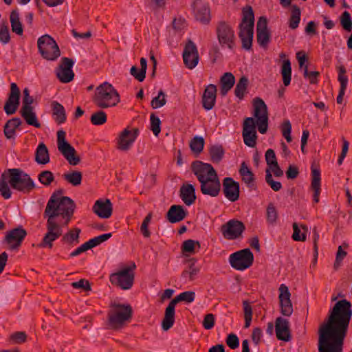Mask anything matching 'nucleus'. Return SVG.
<instances>
[{"label": "nucleus", "mask_w": 352, "mask_h": 352, "mask_svg": "<svg viewBox=\"0 0 352 352\" xmlns=\"http://www.w3.org/2000/svg\"><path fill=\"white\" fill-rule=\"evenodd\" d=\"M352 316L351 303L338 301L318 329L319 352H342L344 338Z\"/></svg>", "instance_id": "f257e3e1"}, {"label": "nucleus", "mask_w": 352, "mask_h": 352, "mask_svg": "<svg viewBox=\"0 0 352 352\" xmlns=\"http://www.w3.org/2000/svg\"><path fill=\"white\" fill-rule=\"evenodd\" d=\"M191 170L200 182L202 194L212 197H217L221 191V183L217 171L210 164L195 161Z\"/></svg>", "instance_id": "f03ea898"}, {"label": "nucleus", "mask_w": 352, "mask_h": 352, "mask_svg": "<svg viewBox=\"0 0 352 352\" xmlns=\"http://www.w3.org/2000/svg\"><path fill=\"white\" fill-rule=\"evenodd\" d=\"M74 207V202L69 197L52 195L47 204L45 216L47 217V221L65 226L71 220Z\"/></svg>", "instance_id": "7ed1b4c3"}, {"label": "nucleus", "mask_w": 352, "mask_h": 352, "mask_svg": "<svg viewBox=\"0 0 352 352\" xmlns=\"http://www.w3.org/2000/svg\"><path fill=\"white\" fill-rule=\"evenodd\" d=\"M242 21L239 26V36L241 40L242 47L250 50L252 45L254 25V15L252 8L250 6L244 7L242 10Z\"/></svg>", "instance_id": "20e7f679"}, {"label": "nucleus", "mask_w": 352, "mask_h": 352, "mask_svg": "<svg viewBox=\"0 0 352 352\" xmlns=\"http://www.w3.org/2000/svg\"><path fill=\"white\" fill-rule=\"evenodd\" d=\"M10 186L16 190L29 192L35 187L30 175L19 168L8 169L3 175Z\"/></svg>", "instance_id": "39448f33"}, {"label": "nucleus", "mask_w": 352, "mask_h": 352, "mask_svg": "<svg viewBox=\"0 0 352 352\" xmlns=\"http://www.w3.org/2000/svg\"><path fill=\"white\" fill-rule=\"evenodd\" d=\"M136 265L131 262L128 265H121L120 268L111 274V283L122 290L131 289L135 281Z\"/></svg>", "instance_id": "423d86ee"}, {"label": "nucleus", "mask_w": 352, "mask_h": 352, "mask_svg": "<svg viewBox=\"0 0 352 352\" xmlns=\"http://www.w3.org/2000/svg\"><path fill=\"white\" fill-rule=\"evenodd\" d=\"M133 316L129 304L111 303V330L122 329Z\"/></svg>", "instance_id": "0eeeda50"}, {"label": "nucleus", "mask_w": 352, "mask_h": 352, "mask_svg": "<svg viewBox=\"0 0 352 352\" xmlns=\"http://www.w3.org/2000/svg\"><path fill=\"white\" fill-rule=\"evenodd\" d=\"M37 47L41 56L47 60H55L60 55L56 41L47 34L42 35L38 38Z\"/></svg>", "instance_id": "6e6552de"}, {"label": "nucleus", "mask_w": 352, "mask_h": 352, "mask_svg": "<svg viewBox=\"0 0 352 352\" xmlns=\"http://www.w3.org/2000/svg\"><path fill=\"white\" fill-rule=\"evenodd\" d=\"M216 32L221 47H227L231 50L235 47L236 36L234 31L228 23L224 21H219L217 25Z\"/></svg>", "instance_id": "1a4fd4ad"}, {"label": "nucleus", "mask_w": 352, "mask_h": 352, "mask_svg": "<svg viewBox=\"0 0 352 352\" xmlns=\"http://www.w3.org/2000/svg\"><path fill=\"white\" fill-rule=\"evenodd\" d=\"M57 146L58 151L70 165L78 164L80 161V157L76 155L75 148L66 140L65 132L63 130H60L57 133Z\"/></svg>", "instance_id": "9d476101"}, {"label": "nucleus", "mask_w": 352, "mask_h": 352, "mask_svg": "<svg viewBox=\"0 0 352 352\" xmlns=\"http://www.w3.org/2000/svg\"><path fill=\"white\" fill-rule=\"evenodd\" d=\"M254 261V255L250 249L245 248L230 255L229 262L235 270H244L250 267Z\"/></svg>", "instance_id": "9b49d317"}, {"label": "nucleus", "mask_w": 352, "mask_h": 352, "mask_svg": "<svg viewBox=\"0 0 352 352\" xmlns=\"http://www.w3.org/2000/svg\"><path fill=\"white\" fill-rule=\"evenodd\" d=\"M26 236V230L22 226H19L8 231L2 243L9 250H18Z\"/></svg>", "instance_id": "f8f14e48"}, {"label": "nucleus", "mask_w": 352, "mask_h": 352, "mask_svg": "<svg viewBox=\"0 0 352 352\" xmlns=\"http://www.w3.org/2000/svg\"><path fill=\"white\" fill-rule=\"evenodd\" d=\"M254 116L256 118V124L258 131L264 134L268 128V112L265 102L260 98L254 99Z\"/></svg>", "instance_id": "ddd939ff"}, {"label": "nucleus", "mask_w": 352, "mask_h": 352, "mask_svg": "<svg viewBox=\"0 0 352 352\" xmlns=\"http://www.w3.org/2000/svg\"><path fill=\"white\" fill-rule=\"evenodd\" d=\"M63 226L52 221L46 223L47 232L45 234L41 242L38 245L41 248L51 249L53 247V242L58 239L63 234Z\"/></svg>", "instance_id": "4468645a"}, {"label": "nucleus", "mask_w": 352, "mask_h": 352, "mask_svg": "<svg viewBox=\"0 0 352 352\" xmlns=\"http://www.w3.org/2000/svg\"><path fill=\"white\" fill-rule=\"evenodd\" d=\"M245 227L243 222L232 219L223 224L221 230L223 236L227 239H235L241 236Z\"/></svg>", "instance_id": "2eb2a0df"}, {"label": "nucleus", "mask_w": 352, "mask_h": 352, "mask_svg": "<svg viewBox=\"0 0 352 352\" xmlns=\"http://www.w3.org/2000/svg\"><path fill=\"white\" fill-rule=\"evenodd\" d=\"M199 59L196 45L190 39L186 42L183 52V60L186 67L190 69L195 68Z\"/></svg>", "instance_id": "dca6fc26"}, {"label": "nucleus", "mask_w": 352, "mask_h": 352, "mask_svg": "<svg viewBox=\"0 0 352 352\" xmlns=\"http://www.w3.org/2000/svg\"><path fill=\"white\" fill-rule=\"evenodd\" d=\"M139 129L134 128L130 131L129 128L124 129L120 134L118 140V148L122 151L129 150L139 135Z\"/></svg>", "instance_id": "f3484780"}, {"label": "nucleus", "mask_w": 352, "mask_h": 352, "mask_svg": "<svg viewBox=\"0 0 352 352\" xmlns=\"http://www.w3.org/2000/svg\"><path fill=\"white\" fill-rule=\"evenodd\" d=\"M243 138L244 143L250 147H254L256 144V131L254 120L247 118L243 122Z\"/></svg>", "instance_id": "a211bd4d"}, {"label": "nucleus", "mask_w": 352, "mask_h": 352, "mask_svg": "<svg viewBox=\"0 0 352 352\" xmlns=\"http://www.w3.org/2000/svg\"><path fill=\"white\" fill-rule=\"evenodd\" d=\"M74 64V62L70 58H62L61 63L56 70L57 78L60 82L67 83L73 80L74 74L72 68Z\"/></svg>", "instance_id": "6ab92c4d"}, {"label": "nucleus", "mask_w": 352, "mask_h": 352, "mask_svg": "<svg viewBox=\"0 0 352 352\" xmlns=\"http://www.w3.org/2000/svg\"><path fill=\"white\" fill-rule=\"evenodd\" d=\"M223 192L225 197L232 202L237 201L240 195V186L232 177H226L223 180Z\"/></svg>", "instance_id": "aec40b11"}, {"label": "nucleus", "mask_w": 352, "mask_h": 352, "mask_svg": "<svg viewBox=\"0 0 352 352\" xmlns=\"http://www.w3.org/2000/svg\"><path fill=\"white\" fill-rule=\"evenodd\" d=\"M280 294L278 296L280 312L283 316H290L293 313V306L290 299L291 294L288 287L281 284L279 287Z\"/></svg>", "instance_id": "412c9836"}, {"label": "nucleus", "mask_w": 352, "mask_h": 352, "mask_svg": "<svg viewBox=\"0 0 352 352\" xmlns=\"http://www.w3.org/2000/svg\"><path fill=\"white\" fill-rule=\"evenodd\" d=\"M94 102L101 108H107L110 102V84L104 82L96 88Z\"/></svg>", "instance_id": "4be33fe9"}, {"label": "nucleus", "mask_w": 352, "mask_h": 352, "mask_svg": "<svg viewBox=\"0 0 352 352\" xmlns=\"http://www.w3.org/2000/svg\"><path fill=\"white\" fill-rule=\"evenodd\" d=\"M270 33L267 28V20L265 16L259 17L256 24V39L260 46L265 47L269 42Z\"/></svg>", "instance_id": "5701e85b"}, {"label": "nucleus", "mask_w": 352, "mask_h": 352, "mask_svg": "<svg viewBox=\"0 0 352 352\" xmlns=\"http://www.w3.org/2000/svg\"><path fill=\"white\" fill-rule=\"evenodd\" d=\"M19 96L20 91L16 84L15 82L11 83L9 98L4 106V110L8 115L16 112L19 103Z\"/></svg>", "instance_id": "b1692460"}, {"label": "nucleus", "mask_w": 352, "mask_h": 352, "mask_svg": "<svg viewBox=\"0 0 352 352\" xmlns=\"http://www.w3.org/2000/svg\"><path fill=\"white\" fill-rule=\"evenodd\" d=\"M275 330L276 338L279 340L288 342L292 336L289 330V321L287 319L278 317L276 319Z\"/></svg>", "instance_id": "393cba45"}, {"label": "nucleus", "mask_w": 352, "mask_h": 352, "mask_svg": "<svg viewBox=\"0 0 352 352\" xmlns=\"http://www.w3.org/2000/svg\"><path fill=\"white\" fill-rule=\"evenodd\" d=\"M217 87L213 84H210L206 87L201 98V102L204 109L208 111L214 107L217 98Z\"/></svg>", "instance_id": "a878e982"}, {"label": "nucleus", "mask_w": 352, "mask_h": 352, "mask_svg": "<svg viewBox=\"0 0 352 352\" xmlns=\"http://www.w3.org/2000/svg\"><path fill=\"white\" fill-rule=\"evenodd\" d=\"M188 214L187 211L181 205H173L166 213L167 220L175 223L184 220Z\"/></svg>", "instance_id": "bb28decb"}, {"label": "nucleus", "mask_w": 352, "mask_h": 352, "mask_svg": "<svg viewBox=\"0 0 352 352\" xmlns=\"http://www.w3.org/2000/svg\"><path fill=\"white\" fill-rule=\"evenodd\" d=\"M179 196L185 204L192 205L196 200L194 186L190 184H184L180 188Z\"/></svg>", "instance_id": "cd10ccee"}, {"label": "nucleus", "mask_w": 352, "mask_h": 352, "mask_svg": "<svg viewBox=\"0 0 352 352\" xmlns=\"http://www.w3.org/2000/svg\"><path fill=\"white\" fill-rule=\"evenodd\" d=\"M320 171L319 169L311 166V188L314 190V201L319 202V196L320 194Z\"/></svg>", "instance_id": "c85d7f7f"}, {"label": "nucleus", "mask_w": 352, "mask_h": 352, "mask_svg": "<svg viewBox=\"0 0 352 352\" xmlns=\"http://www.w3.org/2000/svg\"><path fill=\"white\" fill-rule=\"evenodd\" d=\"M235 83V77L231 72H226L220 78V93L222 96H225L228 92L233 87Z\"/></svg>", "instance_id": "c756f323"}, {"label": "nucleus", "mask_w": 352, "mask_h": 352, "mask_svg": "<svg viewBox=\"0 0 352 352\" xmlns=\"http://www.w3.org/2000/svg\"><path fill=\"white\" fill-rule=\"evenodd\" d=\"M195 17L197 21H199L204 24H207L210 20V12L209 7L202 3H195Z\"/></svg>", "instance_id": "7c9ffc66"}, {"label": "nucleus", "mask_w": 352, "mask_h": 352, "mask_svg": "<svg viewBox=\"0 0 352 352\" xmlns=\"http://www.w3.org/2000/svg\"><path fill=\"white\" fill-rule=\"evenodd\" d=\"M346 74V69L343 65H341L339 67V73H338V80L340 83V89L338 94V96H337V103L338 104H342L343 101V96L345 94V90L346 89L347 83H348V78L345 75Z\"/></svg>", "instance_id": "2f4dec72"}, {"label": "nucleus", "mask_w": 352, "mask_h": 352, "mask_svg": "<svg viewBox=\"0 0 352 352\" xmlns=\"http://www.w3.org/2000/svg\"><path fill=\"white\" fill-rule=\"evenodd\" d=\"M185 262L188 264V267L182 272V277L184 278H188L190 281H192L199 272V268L195 266L197 259L190 258L186 260Z\"/></svg>", "instance_id": "473e14b6"}, {"label": "nucleus", "mask_w": 352, "mask_h": 352, "mask_svg": "<svg viewBox=\"0 0 352 352\" xmlns=\"http://www.w3.org/2000/svg\"><path fill=\"white\" fill-rule=\"evenodd\" d=\"M52 116L55 122L58 124H63L66 120V113L64 107L57 101L52 102Z\"/></svg>", "instance_id": "72a5a7b5"}, {"label": "nucleus", "mask_w": 352, "mask_h": 352, "mask_svg": "<svg viewBox=\"0 0 352 352\" xmlns=\"http://www.w3.org/2000/svg\"><path fill=\"white\" fill-rule=\"evenodd\" d=\"M239 172L241 176L242 181L247 184L248 187L251 188L254 186V175L245 162L241 163Z\"/></svg>", "instance_id": "f704fd0d"}, {"label": "nucleus", "mask_w": 352, "mask_h": 352, "mask_svg": "<svg viewBox=\"0 0 352 352\" xmlns=\"http://www.w3.org/2000/svg\"><path fill=\"white\" fill-rule=\"evenodd\" d=\"M10 22L12 32L21 36L23 34V28L20 19L19 12L17 10H12L10 14Z\"/></svg>", "instance_id": "c9c22d12"}, {"label": "nucleus", "mask_w": 352, "mask_h": 352, "mask_svg": "<svg viewBox=\"0 0 352 352\" xmlns=\"http://www.w3.org/2000/svg\"><path fill=\"white\" fill-rule=\"evenodd\" d=\"M94 212L102 218L110 217V200L106 199L105 202L97 200L94 206Z\"/></svg>", "instance_id": "e433bc0d"}, {"label": "nucleus", "mask_w": 352, "mask_h": 352, "mask_svg": "<svg viewBox=\"0 0 352 352\" xmlns=\"http://www.w3.org/2000/svg\"><path fill=\"white\" fill-rule=\"evenodd\" d=\"M21 120L18 118L9 120L4 126V135L8 139L14 138L16 130L21 125Z\"/></svg>", "instance_id": "4c0bfd02"}, {"label": "nucleus", "mask_w": 352, "mask_h": 352, "mask_svg": "<svg viewBox=\"0 0 352 352\" xmlns=\"http://www.w3.org/2000/svg\"><path fill=\"white\" fill-rule=\"evenodd\" d=\"M21 115L24 118L28 124L34 126L36 128L41 127V124L38 121L36 113L34 112L33 107L21 109Z\"/></svg>", "instance_id": "58836bf2"}, {"label": "nucleus", "mask_w": 352, "mask_h": 352, "mask_svg": "<svg viewBox=\"0 0 352 352\" xmlns=\"http://www.w3.org/2000/svg\"><path fill=\"white\" fill-rule=\"evenodd\" d=\"M175 308L168 305L162 322V327L164 331H168L173 327L175 322Z\"/></svg>", "instance_id": "ea45409f"}, {"label": "nucleus", "mask_w": 352, "mask_h": 352, "mask_svg": "<svg viewBox=\"0 0 352 352\" xmlns=\"http://www.w3.org/2000/svg\"><path fill=\"white\" fill-rule=\"evenodd\" d=\"M35 160L38 164H46L50 162L48 150L44 143H40L36 148Z\"/></svg>", "instance_id": "a19ab883"}, {"label": "nucleus", "mask_w": 352, "mask_h": 352, "mask_svg": "<svg viewBox=\"0 0 352 352\" xmlns=\"http://www.w3.org/2000/svg\"><path fill=\"white\" fill-rule=\"evenodd\" d=\"M201 248L199 241L192 239H188L183 242L181 250L183 254H193Z\"/></svg>", "instance_id": "79ce46f5"}, {"label": "nucleus", "mask_w": 352, "mask_h": 352, "mask_svg": "<svg viewBox=\"0 0 352 352\" xmlns=\"http://www.w3.org/2000/svg\"><path fill=\"white\" fill-rule=\"evenodd\" d=\"M248 82V78L245 76H241L237 82L234 89V94L239 100H242L244 98Z\"/></svg>", "instance_id": "37998d69"}, {"label": "nucleus", "mask_w": 352, "mask_h": 352, "mask_svg": "<svg viewBox=\"0 0 352 352\" xmlns=\"http://www.w3.org/2000/svg\"><path fill=\"white\" fill-rule=\"evenodd\" d=\"M225 151L221 145H212L209 148L210 160L213 163H219L223 157Z\"/></svg>", "instance_id": "c03bdc74"}, {"label": "nucleus", "mask_w": 352, "mask_h": 352, "mask_svg": "<svg viewBox=\"0 0 352 352\" xmlns=\"http://www.w3.org/2000/svg\"><path fill=\"white\" fill-rule=\"evenodd\" d=\"M290 7L292 9V13L289 19V26L291 29L295 30L298 27V24L300 21L301 11L299 7L296 4L292 5Z\"/></svg>", "instance_id": "a18cd8bd"}, {"label": "nucleus", "mask_w": 352, "mask_h": 352, "mask_svg": "<svg viewBox=\"0 0 352 352\" xmlns=\"http://www.w3.org/2000/svg\"><path fill=\"white\" fill-rule=\"evenodd\" d=\"M281 75L283 76V81L285 86H288L290 84L292 78V67L291 62L289 59L284 60L281 67Z\"/></svg>", "instance_id": "49530a36"}, {"label": "nucleus", "mask_w": 352, "mask_h": 352, "mask_svg": "<svg viewBox=\"0 0 352 352\" xmlns=\"http://www.w3.org/2000/svg\"><path fill=\"white\" fill-rule=\"evenodd\" d=\"M63 177L68 183L74 186H77L81 184L82 175L79 171H72L65 173Z\"/></svg>", "instance_id": "de8ad7c7"}, {"label": "nucleus", "mask_w": 352, "mask_h": 352, "mask_svg": "<svg viewBox=\"0 0 352 352\" xmlns=\"http://www.w3.org/2000/svg\"><path fill=\"white\" fill-rule=\"evenodd\" d=\"M205 141L202 137L195 136L190 142L189 146L192 152L199 155L202 152Z\"/></svg>", "instance_id": "09e8293b"}, {"label": "nucleus", "mask_w": 352, "mask_h": 352, "mask_svg": "<svg viewBox=\"0 0 352 352\" xmlns=\"http://www.w3.org/2000/svg\"><path fill=\"white\" fill-rule=\"evenodd\" d=\"M347 248L348 244L344 243L342 245H340L338 248V251L336 253V261L333 265V267L335 270H338L341 265L342 260L347 255V252L343 250L342 248Z\"/></svg>", "instance_id": "8fccbe9b"}, {"label": "nucleus", "mask_w": 352, "mask_h": 352, "mask_svg": "<svg viewBox=\"0 0 352 352\" xmlns=\"http://www.w3.org/2000/svg\"><path fill=\"white\" fill-rule=\"evenodd\" d=\"M340 25L346 32L352 30V20L349 12L344 11L340 17Z\"/></svg>", "instance_id": "3c124183"}, {"label": "nucleus", "mask_w": 352, "mask_h": 352, "mask_svg": "<svg viewBox=\"0 0 352 352\" xmlns=\"http://www.w3.org/2000/svg\"><path fill=\"white\" fill-rule=\"evenodd\" d=\"M166 103V99L164 92L160 90L158 93V96L153 98L151 100V105L153 109H157L163 107Z\"/></svg>", "instance_id": "603ef678"}, {"label": "nucleus", "mask_w": 352, "mask_h": 352, "mask_svg": "<svg viewBox=\"0 0 352 352\" xmlns=\"http://www.w3.org/2000/svg\"><path fill=\"white\" fill-rule=\"evenodd\" d=\"M90 120L94 125H102L107 122V116L104 112L100 111L92 114Z\"/></svg>", "instance_id": "864d4df0"}, {"label": "nucleus", "mask_w": 352, "mask_h": 352, "mask_svg": "<svg viewBox=\"0 0 352 352\" xmlns=\"http://www.w3.org/2000/svg\"><path fill=\"white\" fill-rule=\"evenodd\" d=\"M151 121V130L153 131L155 136H158L161 131L160 124L161 121L160 118L156 116L154 113H151L150 116Z\"/></svg>", "instance_id": "5fc2aeb1"}, {"label": "nucleus", "mask_w": 352, "mask_h": 352, "mask_svg": "<svg viewBox=\"0 0 352 352\" xmlns=\"http://www.w3.org/2000/svg\"><path fill=\"white\" fill-rule=\"evenodd\" d=\"M110 239V233H106L89 239L87 242L90 249L100 245Z\"/></svg>", "instance_id": "6e6d98bb"}, {"label": "nucleus", "mask_w": 352, "mask_h": 352, "mask_svg": "<svg viewBox=\"0 0 352 352\" xmlns=\"http://www.w3.org/2000/svg\"><path fill=\"white\" fill-rule=\"evenodd\" d=\"M38 178L39 182L45 186H49L54 179L53 173L49 170L41 172Z\"/></svg>", "instance_id": "4d7b16f0"}, {"label": "nucleus", "mask_w": 352, "mask_h": 352, "mask_svg": "<svg viewBox=\"0 0 352 352\" xmlns=\"http://www.w3.org/2000/svg\"><path fill=\"white\" fill-rule=\"evenodd\" d=\"M8 185L10 184L7 179L0 180V194L6 199H10L12 195V192Z\"/></svg>", "instance_id": "13d9d810"}, {"label": "nucleus", "mask_w": 352, "mask_h": 352, "mask_svg": "<svg viewBox=\"0 0 352 352\" xmlns=\"http://www.w3.org/2000/svg\"><path fill=\"white\" fill-rule=\"evenodd\" d=\"M278 214L276 208L272 204H270L267 208V219L269 223H276Z\"/></svg>", "instance_id": "bf43d9fd"}, {"label": "nucleus", "mask_w": 352, "mask_h": 352, "mask_svg": "<svg viewBox=\"0 0 352 352\" xmlns=\"http://www.w3.org/2000/svg\"><path fill=\"white\" fill-rule=\"evenodd\" d=\"M226 344L232 349H235L239 346V340L234 333H230L226 339Z\"/></svg>", "instance_id": "052dcab7"}, {"label": "nucleus", "mask_w": 352, "mask_h": 352, "mask_svg": "<svg viewBox=\"0 0 352 352\" xmlns=\"http://www.w3.org/2000/svg\"><path fill=\"white\" fill-rule=\"evenodd\" d=\"M293 227V234L292 239L295 241H306V235L305 233H302L301 235L300 234V230L298 228V226L296 223H294L292 225Z\"/></svg>", "instance_id": "680f3d73"}, {"label": "nucleus", "mask_w": 352, "mask_h": 352, "mask_svg": "<svg viewBox=\"0 0 352 352\" xmlns=\"http://www.w3.org/2000/svg\"><path fill=\"white\" fill-rule=\"evenodd\" d=\"M72 286L75 289H82L85 292L91 290L90 284L86 279H80L78 281L73 282Z\"/></svg>", "instance_id": "e2e57ef3"}, {"label": "nucleus", "mask_w": 352, "mask_h": 352, "mask_svg": "<svg viewBox=\"0 0 352 352\" xmlns=\"http://www.w3.org/2000/svg\"><path fill=\"white\" fill-rule=\"evenodd\" d=\"M214 316L212 314H206L202 322L203 327L207 330L211 329L214 325Z\"/></svg>", "instance_id": "0e129e2a"}, {"label": "nucleus", "mask_w": 352, "mask_h": 352, "mask_svg": "<svg viewBox=\"0 0 352 352\" xmlns=\"http://www.w3.org/2000/svg\"><path fill=\"white\" fill-rule=\"evenodd\" d=\"M80 232V230L77 228L70 230L63 236V240L67 243H72L76 241L78 239Z\"/></svg>", "instance_id": "69168bd1"}, {"label": "nucleus", "mask_w": 352, "mask_h": 352, "mask_svg": "<svg viewBox=\"0 0 352 352\" xmlns=\"http://www.w3.org/2000/svg\"><path fill=\"white\" fill-rule=\"evenodd\" d=\"M265 160L267 166H269L270 168H272V165L278 163L275 152L273 149L270 148L266 151Z\"/></svg>", "instance_id": "338daca9"}, {"label": "nucleus", "mask_w": 352, "mask_h": 352, "mask_svg": "<svg viewBox=\"0 0 352 352\" xmlns=\"http://www.w3.org/2000/svg\"><path fill=\"white\" fill-rule=\"evenodd\" d=\"M10 40V32L7 25H1L0 28V41L3 44H7Z\"/></svg>", "instance_id": "774afa93"}]
</instances>
